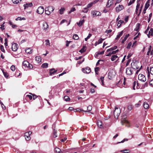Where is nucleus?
<instances>
[{"label": "nucleus", "mask_w": 153, "mask_h": 153, "mask_svg": "<svg viewBox=\"0 0 153 153\" xmlns=\"http://www.w3.org/2000/svg\"><path fill=\"white\" fill-rule=\"evenodd\" d=\"M121 111L120 108L115 107V110L114 111V117L116 119H117L118 116H119L120 113Z\"/></svg>", "instance_id": "nucleus-1"}, {"label": "nucleus", "mask_w": 153, "mask_h": 153, "mask_svg": "<svg viewBox=\"0 0 153 153\" xmlns=\"http://www.w3.org/2000/svg\"><path fill=\"white\" fill-rule=\"evenodd\" d=\"M139 64L138 62L135 61L134 62L131 63V65L132 67L134 69H138L139 68V67L138 66Z\"/></svg>", "instance_id": "nucleus-2"}, {"label": "nucleus", "mask_w": 153, "mask_h": 153, "mask_svg": "<svg viewBox=\"0 0 153 153\" xmlns=\"http://www.w3.org/2000/svg\"><path fill=\"white\" fill-rule=\"evenodd\" d=\"M138 79L140 81L143 82H145L146 80V78L145 76L141 74H139Z\"/></svg>", "instance_id": "nucleus-3"}, {"label": "nucleus", "mask_w": 153, "mask_h": 153, "mask_svg": "<svg viewBox=\"0 0 153 153\" xmlns=\"http://www.w3.org/2000/svg\"><path fill=\"white\" fill-rule=\"evenodd\" d=\"M31 133L32 132L30 131L25 132V138L28 141L30 140V135Z\"/></svg>", "instance_id": "nucleus-4"}, {"label": "nucleus", "mask_w": 153, "mask_h": 153, "mask_svg": "<svg viewBox=\"0 0 153 153\" xmlns=\"http://www.w3.org/2000/svg\"><path fill=\"white\" fill-rule=\"evenodd\" d=\"M44 12V8L42 6H40L39 7L36 11L37 13L40 14H42Z\"/></svg>", "instance_id": "nucleus-5"}, {"label": "nucleus", "mask_w": 153, "mask_h": 153, "mask_svg": "<svg viewBox=\"0 0 153 153\" xmlns=\"http://www.w3.org/2000/svg\"><path fill=\"white\" fill-rule=\"evenodd\" d=\"M91 13L93 16H100L101 15V13L100 12L96 10L91 11Z\"/></svg>", "instance_id": "nucleus-6"}, {"label": "nucleus", "mask_w": 153, "mask_h": 153, "mask_svg": "<svg viewBox=\"0 0 153 153\" xmlns=\"http://www.w3.org/2000/svg\"><path fill=\"white\" fill-rule=\"evenodd\" d=\"M82 71L84 73L88 74L90 72L91 70L90 68L87 67L85 68H82Z\"/></svg>", "instance_id": "nucleus-7"}, {"label": "nucleus", "mask_w": 153, "mask_h": 153, "mask_svg": "<svg viewBox=\"0 0 153 153\" xmlns=\"http://www.w3.org/2000/svg\"><path fill=\"white\" fill-rule=\"evenodd\" d=\"M126 73L127 75H131L133 73V71L131 70V68L129 67L126 68Z\"/></svg>", "instance_id": "nucleus-8"}, {"label": "nucleus", "mask_w": 153, "mask_h": 153, "mask_svg": "<svg viewBox=\"0 0 153 153\" xmlns=\"http://www.w3.org/2000/svg\"><path fill=\"white\" fill-rule=\"evenodd\" d=\"M18 48V45L16 43L12 44V49L13 51H16Z\"/></svg>", "instance_id": "nucleus-9"}, {"label": "nucleus", "mask_w": 153, "mask_h": 153, "mask_svg": "<svg viewBox=\"0 0 153 153\" xmlns=\"http://www.w3.org/2000/svg\"><path fill=\"white\" fill-rule=\"evenodd\" d=\"M54 151L57 153H64L65 152L64 150L62 151L58 148H55L54 149Z\"/></svg>", "instance_id": "nucleus-10"}, {"label": "nucleus", "mask_w": 153, "mask_h": 153, "mask_svg": "<svg viewBox=\"0 0 153 153\" xmlns=\"http://www.w3.org/2000/svg\"><path fill=\"white\" fill-rule=\"evenodd\" d=\"M124 8L123 6L122 5H119L118 7H117L116 8V11L118 12L123 9Z\"/></svg>", "instance_id": "nucleus-11"}, {"label": "nucleus", "mask_w": 153, "mask_h": 153, "mask_svg": "<svg viewBox=\"0 0 153 153\" xmlns=\"http://www.w3.org/2000/svg\"><path fill=\"white\" fill-rule=\"evenodd\" d=\"M55 69L54 68H52L50 70L49 75L52 76L55 73H56L57 71V70L53 71Z\"/></svg>", "instance_id": "nucleus-12"}, {"label": "nucleus", "mask_w": 153, "mask_h": 153, "mask_svg": "<svg viewBox=\"0 0 153 153\" xmlns=\"http://www.w3.org/2000/svg\"><path fill=\"white\" fill-rule=\"evenodd\" d=\"M45 8V9H47V10H48L51 13L53 12L54 9V7L52 6H49L46 7Z\"/></svg>", "instance_id": "nucleus-13"}, {"label": "nucleus", "mask_w": 153, "mask_h": 153, "mask_svg": "<svg viewBox=\"0 0 153 153\" xmlns=\"http://www.w3.org/2000/svg\"><path fill=\"white\" fill-rule=\"evenodd\" d=\"M33 6V4L32 3H26L24 5V7H25V9H26L28 8V7H31Z\"/></svg>", "instance_id": "nucleus-14"}, {"label": "nucleus", "mask_w": 153, "mask_h": 153, "mask_svg": "<svg viewBox=\"0 0 153 153\" xmlns=\"http://www.w3.org/2000/svg\"><path fill=\"white\" fill-rule=\"evenodd\" d=\"M113 2V0H108L106 4L107 7H110L112 4Z\"/></svg>", "instance_id": "nucleus-15"}, {"label": "nucleus", "mask_w": 153, "mask_h": 153, "mask_svg": "<svg viewBox=\"0 0 153 153\" xmlns=\"http://www.w3.org/2000/svg\"><path fill=\"white\" fill-rule=\"evenodd\" d=\"M35 60L38 63L41 62L42 59L40 56H36L35 57Z\"/></svg>", "instance_id": "nucleus-16"}, {"label": "nucleus", "mask_w": 153, "mask_h": 153, "mask_svg": "<svg viewBox=\"0 0 153 153\" xmlns=\"http://www.w3.org/2000/svg\"><path fill=\"white\" fill-rule=\"evenodd\" d=\"M84 22V19H81L79 22L77 23V24L80 27L82 25Z\"/></svg>", "instance_id": "nucleus-17"}, {"label": "nucleus", "mask_w": 153, "mask_h": 153, "mask_svg": "<svg viewBox=\"0 0 153 153\" xmlns=\"http://www.w3.org/2000/svg\"><path fill=\"white\" fill-rule=\"evenodd\" d=\"M97 124L98 127L100 128H103V126L102 125V123L100 120H98L97 122Z\"/></svg>", "instance_id": "nucleus-18"}, {"label": "nucleus", "mask_w": 153, "mask_h": 153, "mask_svg": "<svg viewBox=\"0 0 153 153\" xmlns=\"http://www.w3.org/2000/svg\"><path fill=\"white\" fill-rule=\"evenodd\" d=\"M22 64L24 66L27 68L28 65H29V63L27 61L25 60L23 62Z\"/></svg>", "instance_id": "nucleus-19"}, {"label": "nucleus", "mask_w": 153, "mask_h": 153, "mask_svg": "<svg viewBox=\"0 0 153 153\" xmlns=\"http://www.w3.org/2000/svg\"><path fill=\"white\" fill-rule=\"evenodd\" d=\"M153 33V29L151 28L149 31V33L147 34L148 37H150V36H152Z\"/></svg>", "instance_id": "nucleus-20"}, {"label": "nucleus", "mask_w": 153, "mask_h": 153, "mask_svg": "<svg viewBox=\"0 0 153 153\" xmlns=\"http://www.w3.org/2000/svg\"><path fill=\"white\" fill-rule=\"evenodd\" d=\"M48 27V24L46 22L44 23L43 24V28L44 30L47 29Z\"/></svg>", "instance_id": "nucleus-21"}, {"label": "nucleus", "mask_w": 153, "mask_h": 153, "mask_svg": "<svg viewBox=\"0 0 153 153\" xmlns=\"http://www.w3.org/2000/svg\"><path fill=\"white\" fill-rule=\"evenodd\" d=\"M118 58V56L116 55H113L111 58V61H113L116 60L117 58Z\"/></svg>", "instance_id": "nucleus-22"}, {"label": "nucleus", "mask_w": 153, "mask_h": 153, "mask_svg": "<svg viewBox=\"0 0 153 153\" xmlns=\"http://www.w3.org/2000/svg\"><path fill=\"white\" fill-rule=\"evenodd\" d=\"M117 46H114V47H112V48L108 49L107 50V52H108L109 51H112L116 49H117Z\"/></svg>", "instance_id": "nucleus-23"}, {"label": "nucleus", "mask_w": 153, "mask_h": 153, "mask_svg": "<svg viewBox=\"0 0 153 153\" xmlns=\"http://www.w3.org/2000/svg\"><path fill=\"white\" fill-rule=\"evenodd\" d=\"M123 31H121V32H120L117 35V37L115 39H118L120 37L122 36L123 33Z\"/></svg>", "instance_id": "nucleus-24"}, {"label": "nucleus", "mask_w": 153, "mask_h": 153, "mask_svg": "<svg viewBox=\"0 0 153 153\" xmlns=\"http://www.w3.org/2000/svg\"><path fill=\"white\" fill-rule=\"evenodd\" d=\"M129 34H126L125 36L124 37V39L122 40V41L121 42L122 43H123L127 39V38L129 36Z\"/></svg>", "instance_id": "nucleus-25"}, {"label": "nucleus", "mask_w": 153, "mask_h": 153, "mask_svg": "<svg viewBox=\"0 0 153 153\" xmlns=\"http://www.w3.org/2000/svg\"><path fill=\"white\" fill-rule=\"evenodd\" d=\"M22 0H12V2L14 4H17L21 2Z\"/></svg>", "instance_id": "nucleus-26"}, {"label": "nucleus", "mask_w": 153, "mask_h": 153, "mask_svg": "<svg viewBox=\"0 0 153 153\" xmlns=\"http://www.w3.org/2000/svg\"><path fill=\"white\" fill-rule=\"evenodd\" d=\"M32 49L30 48H28L26 50L25 52L29 54H30L32 53Z\"/></svg>", "instance_id": "nucleus-27"}, {"label": "nucleus", "mask_w": 153, "mask_h": 153, "mask_svg": "<svg viewBox=\"0 0 153 153\" xmlns=\"http://www.w3.org/2000/svg\"><path fill=\"white\" fill-rule=\"evenodd\" d=\"M48 64L47 63H45L43 64L41 66V67L43 68H47L48 67Z\"/></svg>", "instance_id": "nucleus-28"}, {"label": "nucleus", "mask_w": 153, "mask_h": 153, "mask_svg": "<svg viewBox=\"0 0 153 153\" xmlns=\"http://www.w3.org/2000/svg\"><path fill=\"white\" fill-rule=\"evenodd\" d=\"M140 26V24L139 23H137L136 25V27L134 29V30L136 31H138L139 28Z\"/></svg>", "instance_id": "nucleus-29"}, {"label": "nucleus", "mask_w": 153, "mask_h": 153, "mask_svg": "<svg viewBox=\"0 0 153 153\" xmlns=\"http://www.w3.org/2000/svg\"><path fill=\"white\" fill-rule=\"evenodd\" d=\"M65 9L64 8H61L59 10V13L60 14H62L63 13L64 11L65 10Z\"/></svg>", "instance_id": "nucleus-30"}, {"label": "nucleus", "mask_w": 153, "mask_h": 153, "mask_svg": "<svg viewBox=\"0 0 153 153\" xmlns=\"http://www.w3.org/2000/svg\"><path fill=\"white\" fill-rule=\"evenodd\" d=\"M123 21L122 20H120L119 21L117 24V26H118V28L120 27L122 24L123 23Z\"/></svg>", "instance_id": "nucleus-31"}, {"label": "nucleus", "mask_w": 153, "mask_h": 153, "mask_svg": "<svg viewBox=\"0 0 153 153\" xmlns=\"http://www.w3.org/2000/svg\"><path fill=\"white\" fill-rule=\"evenodd\" d=\"M121 123L122 125L123 124V123H128V121L125 119H123L121 120Z\"/></svg>", "instance_id": "nucleus-32"}, {"label": "nucleus", "mask_w": 153, "mask_h": 153, "mask_svg": "<svg viewBox=\"0 0 153 153\" xmlns=\"http://www.w3.org/2000/svg\"><path fill=\"white\" fill-rule=\"evenodd\" d=\"M143 106L145 108L147 109L149 107V105L147 103L144 102L143 104Z\"/></svg>", "instance_id": "nucleus-33"}, {"label": "nucleus", "mask_w": 153, "mask_h": 153, "mask_svg": "<svg viewBox=\"0 0 153 153\" xmlns=\"http://www.w3.org/2000/svg\"><path fill=\"white\" fill-rule=\"evenodd\" d=\"M149 6V2L147 1L145 4V8L146 9H147Z\"/></svg>", "instance_id": "nucleus-34"}, {"label": "nucleus", "mask_w": 153, "mask_h": 153, "mask_svg": "<svg viewBox=\"0 0 153 153\" xmlns=\"http://www.w3.org/2000/svg\"><path fill=\"white\" fill-rule=\"evenodd\" d=\"M140 6V4L139 3H137L136 7V9L135 10V12L136 13H137V10H138Z\"/></svg>", "instance_id": "nucleus-35"}, {"label": "nucleus", "mask_w": 153, "mask_h": 153, "mask_svg": "<svg viewBox=\"0 0 153 153\" xmlns=\"http://www.w3.org/2000/svg\"><path fill=\"white\" fill-rule=\"evenodd\" d=\"M73 38L74 39L77 40L79 39V37L78 35L75 34L73 35Z\"/></svg>", "instance_id": "nucleus-36"}, {"label": "nucleus", "mask_w": 153, "mask_h": 153, "mask_svg": "<svg viewBox=\"0 0 153 153\" xmlns=\"http://www.w3.org/2000/svg\"><path fill=\"white\" fill-rule=\"evenodd\" d=\"M88 11V9L87 8L85 7L83 8V9L82 10V12L84 13H87Z\"/></svg>", "instance_id": "nucleus-37"}, {"label": "nucleus", "mask_w": 153, "mask_h": 153, "mask_svg": "<svg viewBox=\"0 0 153 153\" xmlns=\"http://www.w3.org/2000/svg\"><path fill=\"white\" fill-rule=\"evenodd\" d=\"M64 99L66 101H68L70 100V98L68 96H65Z\"/></svg>", "instance_id": "nucleus-38"}, {"label": "nucleus", "mask_w": 153, "mask_h": 153, "mask_svg": "<svg viewBox=\"0 0 153 153\" xmlns=\"http://www.w3.org/2000/svg\"><path fill=\"white\" fill-rule=\"evenodd\" d=\"M76 9L75 7H72L71 10L68 13L70 14L72 12H74L76 10Z\"/></svg>", "instance_id": "nucleus-39"}, {"label": "nucleus", "mask_w": 153, "mask_h": 153, "mask_svg": "<svg viewBox=\"0 0 153 153\" xmlns=\"http://www.w3.org/2000/svg\"><path fill=\"white\" fill-rule=\"evenodd\" d=\"M120 152H123V153H128L129 152V150L125 149L123 150H120Z\"/></svg>", "instance_id": "nucleus-40"}, {"label": "nucleus", "mask_w": 153, "mask_h": 153, "mask_svg": "<svg viewBox=\"0 0 153 153\" xmlns=\"http://www.w3.org/2000/svg\"><path fill=\"white\" fill-rule=\"evenodd\" d=\"M135 0H130L128 4V6H130L135 1Z\"/></svg>", "instance_id": "nucleus-41"}, {"label": "nucleus", "mask_w": 153, "mask_h": 153, "mask_svg": "<svg viewBox=\"0 0 153 153\" xmlns=\"http://www.w3.org/2000/svg\"><path fill=\"white\" fill-rule=\"evenodd\" d=\"M93 5V3L91 2L90 3H89L87 5V8L91 7Z\"/></svg>", "instance_id": "nucleus-42"}, {"label": "nucleus", "mask_w": 153, "mask_h": 153, "mask_svg": "<svg viewBox=\"0 0 153 153\" xmlns=\"http://www.w3.org/2000/svg\"><path fill=\"white\" fill-rule=\"evenodd\" d=\"M104 39H102V38L100 39L98 41L97 44H99L102 43Z\"/></svg>", "instance_id": "nucleus-43"}, {"label": "nucleus", "mask_w": 153, "mask_h": 153, "mask_svg": "<svg viewBox=\"0 0 153 153\" xmlns=\"http://www.w3.org/2000/svg\"><path fill=\"white\" fill-rule=\"evenodd\" d=\"M133 108V107L132 105H130L128 106V109L129 110L131 111Z\"/></svg>", "instance_id": "nucleus-44"}, {"label": "nucleus", "mask_w": 153, "mask_h": 153, "mask_svg": "<svg viewBox=\"0 0 153 153\" xmlns=\"http://www.w3.org/2000/svg\"><path fill=\"white\" fill-rule=\"evenodd\" d=\"M0 49L1 51L4 53L5 52V50L4 49V47L3 45H1L0 46Z\"/></svg>", "instance_id": "nucleus-45"}, {"label": "nucleus", "mask_w": 153, "mask_h": 153, "mask_svg": "<svg viewBox=\"0 0 153 153\" xmlns=\"http://www.w3.org/2000/svg\"><path fill=\"white\" fill-rule=\"evenodd\" d=\"M45 13L46 14L48 15H50V13H51V12L49 11H48V10H47V9H45Z\"/></svg>", "instance_id": "nucleus-46"}, {"label": "nucleus", "mask_w": 153, "mask_h": 153, "mask_svg": "<svg viewBox=\"0 0 153 153\" xmlns=\"http://www.w3.org/2000/svg\"><path fill=\"white\" fill-rule=\"evenodd\" d=\"M10 69L12 71H14L16 69L15 66L13 65L11 66L10 67Z\"/></svg>", "instance_id": "nucleus-47"}, {"label": "nucleus", "mask_w": 153, "mask_h": 153, "mask_svg": "<svg viewBox=\"0 0 153 153\" xmlns=\"http://www.w3.org/2000/svg\"><path fill=\"white\" fill-rule=\"evenodd\" d=\"M53 137H54L55 138L57 137L56 131L55 129H54V132L53 133Z\"/></svg>", "instance_id": "nucleus-48"}, {"label": "nucleus", "mask_w": 153, "mask_h": 153, "mask_svg": "<svg viewBox=\"0 0 153 153\" xmlns=\"http://www.w3.org/2000/svg\"><path fill=\"white\" fill-rule=\"evenodd\" d=\"M104 77H101L100 78V80H101V82L102 83V85H104V82H103V81H104Z\"/></svg>", "instance_id": "nucleus-49"}, {"label": "nucleus", "mask_w": 153, "mask_h": 153, "mask_svg": "<svg viewBox=\"0 0 153 153\" xmlns=\"http://www.w3.org/2000/svg\"><path fill=\"white\" fill-rule=\"evenodd\" d=\"M85 49L84 47L82 48L79 51V52L81 53H83L85 52Z\"/></svg>", "instance_id": "nucleus-50"}, {"label": "nucleus", "mask_w": 153, "mask_h": 153, "mask_svg": "<svg viewBox=\"0 0 153 153\" xmlns=\"http://www.w3.org/2000/svg\"><path fill=\"white\" fill-rule=\"evenodd\" d=\"M150 73L152 75H153V67H151L150 68Z\"/></svg>", "instance_id": "nucleus-51"}, {"label": "nucleus", "mask_w": 153, "mask_h": 153, "mask_svg": "<svg viewBox=\"0 0 153 153\" xmlns=\"http://www.w3.org/2000/svg\"><path fill=\"white\" fill-rule=\"evenodd\" d=\"M45 42H46V45H50V43L49 42V41L48 40H45Z\"/></svg>", "instance_id": "nucleus-52"}, {"label": "nucleus", "mask_w": 153, "mask_h": 153, "mask_svg": "<svg viewBox=\"0 0 153 153\" xmlns=\"http://www.w3.org/2000/svg\"><path fill=\"white\" fill-rule=\"evenodd\" d=\"M132 45V43L131 42H130L128 44V46L127 47V48L128 49H129L130 48L131 46Z\"/></svg>", "instance_id": "nucleus-53"}, {"label": "nucleus", "mask_w": 153, "mask_h": 153, "mask_svg": "<svg viewBox=\"0 0 153 153\" xmlns=\"http://www.w3.org/2000/svg\"><path fill=\"white\" fill-rule=\"evenodd\" d=\"M3 74L4 76L6 78L8 77V75L7 72H4L3 71Z\"/></svg>", "instance_id": "nucleus-54"}, {"label": "nucleus", "mask_w": 153, "mask_h": 153, "mask_svg": "<svg viewBox=\"0 0 153 153\" xmlns=\"http://www.w3.org/2000/svg\"><path fill=\"white\" fill-rule=\"evenodd\" d=\"M92 109V107L91 105H89L87 107V109L89 111H91Z\"/></svg>", "instance_id": "nucleus-55"}, {"label": "nucleus", "mask_w": 153, "mask_h": 153, "mask_svg": "<svg viewBox=\"0 0 153 153\" xmlns=\"http://www.w3.org/2000/svg\"><path fill=\"white\" fill-rule=\"evenodd\" d=\"M27 68H29L30 69H32L33 68V66L32 65L30 64L29 63V65H28Z\"/></svg>", "instance_id": "nucleus-56"}, {"label": "nucleus", "mask_w": 153, "mask_h": 153, "mask_svg": "<svg viewBox=\"0 0 153 153\" xmlns=\"http://www.w3.org/2000/svg\"><path fill=\"white\" fill-rule=\"evenodd\" d=\"M99 70V68L98 67H96L95 68V73L97 74H98V73H97V72Z\"/></svg>", "instance_id": "nucleus-57"}, {"label": "nucleus", "mask_w": 153, "mask_h": 153, "mask_svg": "<svg viewBox=\"0 0 153 153\" xmlns=\"http://www.w3.org/2000/svg\"><path fill=\"white\" fill-rule=\"evenodd\" d=\"M4 23L2 25H1V27H0V28L2 30H3L4 29Z\"/></svg>", "instance_id": "nucleus-58"}, {"label": "nucleus", "mask_w": 153, "mask_h": 153, "mask_svg": "<svg viewBox=\"0 0 153 153\" xmlns=\"http://www.w3.org/2000/svg\"><path fill=\"white\" fill-rule=\"evenodd\" d=\"M90 92L92 93H93L95 92L94 89L93 88H91L90 89Z\"/></svg>", "instance_id": "nucleus-59"}, {"label": "nucleus", "mask_w": 153, "mask_h": 153, "mask_svg": "<svg viewBox=\"0 0 153 153\" xmlns=\"http://www.w3.org/2000/svg\"><path fill=\"white\" fill-rule=\"evenodd\" d=\"M131 61V59L128 60L127 61V62L126 63V66H127L128 65V64H129V63Z\"/></svg>", "instance_id": "nucleus-60"}, {"label": "nucleus", "mask_w": 153, "mask_h": 153, "mask_svg": "<svg viewBox=\"0 0 153 153\" xmlns=\"http://www.w3.org/2000/svg\"><path fill=\"white\" fill-rule=\"evenodd\" d=\"M136 81H134V82H133V89L134 90H135V86L136 85Z\"/></svg>", "instance_id": "nucleus-61"}, {"label": "nucleus", "mask_w": 153, "mask_h": 153, "mask_svg": "<svg viewBox=\"0 0 153 153\" xmlns=\"http://www.w3.org/2000/svg\"><path fill=\"white\" fill-rule=\"evenodd\" d=\"M118 51H119V50L118 49H117L116 51H112V54H115L116 53H117Z\"/></svg>", "instance_id": "nucleus-62"}, {"label": "nucleus", "mask_w": 153, "mask_h": 153, "mask_svg": "<svg viewBox=\"0 0 153 153\" xmlns=\"http://www.w3.org/2000/svg\"><path fill=\"white\" fill-rule=\"evenodd\" d=\"M112 30H111L109 29L108 30H107L106 31V32L107 33H109L112 32Z\"/></svg>", "instance_id": "nucleus-63"}, {"label": "nucleus", "mask_w": 153, "mask_h": 153, "mask_svg": "<svg viewBox=\"0 0 153 153\" xmlns=\"http://www.w3.org/2000/svg\"><path fill=\"white\" fill-rule=\"evenodd\" d=\"M150 85L152 86H153V79L151 80L150 82Z\"/></svg>", "instance_id": "nucleus-64"}]
</instances>
